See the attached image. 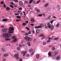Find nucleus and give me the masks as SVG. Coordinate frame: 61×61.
<instances>
[{
	"mask_svg": "<svg viewBox=\"0 0 61 61\" xmlns=\"http://www.w3.org/2000/svg\"><path fill=\"white\" fill-rule=\"evenodd\" d=\"M11 35L10 34H8L6 33H5L3 34V36L4 38H8L11 37Z\"/></svg>",
	"mask_w": 61,
	"mask_h": 61,
	"instance_id": "obj_1",
	"label": "nucleus"
},
{
	"mask_svg": "<svg viewBox=\"0 0 61 61\" xmlns=\"http://www.w3.org/2000/svg\"><path fill=\"white\" fill-rule=\"evenodd\" d=\"M9 33L12 34L14 33L13 31H14V28L13 27H10L9 29Z\"/></svg>",
	"mask_w": 61,
	"mask_h": 61,
	"instance_id": "obj_2",
	"label": "nucleus"
},
{
	"mask_svg": "<svg viewBox=\"0 0 61 61\" xmlns=\"http://www.w3.org/2000/svg\"><path fill=\"white\" fill-rule=\"evenodd\" d=\"M24 39L28 41H31L32 40V38L28 37L27 36L25 37Z\"/></svg>",
	"mask_w": 61,
	"mask_h": 61,
	"instance_id": "obj_3",
	"label": "nucleus"
},
{
	"mask_svg": "<svg viewBox=\"0 0 61 61\" xmlns=\"http://www.w3.org/2000/svg\"><path fill=\"white\" fill-rule=\"evenodd\" d=\"M18 56H19V55L17 54H16L14 55V57L16 58V59L17 60L19 59V57H18Z\"/></svg>",
	"mask_w": 61,
	"mask_h": 61,
	"instance_id": "obj_4",
	"label": "nucleus"
},
{
	"mask_svg": "<svg viewBox=\"0 0 61 61\" xmlns=\"http://www.w3.org/2000/svg\"><path fill=\"white\" fill-rule=\"evenodd\" d=\"M26 51H22L21 52V53L22 54H23V56H25V54H26Z\"/></svg>",
	"mask_w": 61,
	"mask_h": 61,
	"instance_id": "obj_5",
	"label": "nucleus"
},
{
	"mask_svg": "<svg viewBox=\"0 0 61 61\" xmlns=\"http://www.w3.org/2000/svg\"><path fill=\"white\" fill-rule=\"evenodd\" d=\"M40 57V55L39 54H37L36 55V57L37 59H39Z\"/></svg>",
	"mask_w": 61,
	"mask_h": 61,
	"instance_id": "obj_6",
	"label": "nucleus"
},
{
	"mask_svg": "<svg viewBox=\"0 0 61 61\" xmlns=\"http://www.w3.org/2000/svg\"><path fill=\"white\" fill-rule=\"evenodd\" d=\"M47 25L48 26H47V27H48L49 28H51V24H50V23H48L47 24Z\"/></svg>",
	"mask_w": 61,
	"mask_h": 61,
	"instance_id": "obj_7",
	"label": "nucleus"
},
{
	"mask_svg": "<svg viewBox=\"0 0 61 61\" xmlns=\"http://www.w3.org/2000/svg\"><path fill=\"white\" fill-rule=\"evenodd\" d=\"M60 56H58L56 57V59L58 60H59V59H60Z\"/></svg>",
	"mask_w": 61,
	"mask_h": 61,
	"instance_id": "obj_8",
	"label": "nucleus"
},
{
	"mask_svg": "<svg viewBox=\"0 0 61 61\" xmlns=\"http://www.w3.org/2000/svg\"><path fill=\"white\" fill-rule=\"evenodd\" d=\"M40 30L39 29H37L36 30V32L37 34H39V32H40Z\"/></svg>",
	"mask_w": 61,
	"mask_h": 61,
	"instance_id": "obj_9",
	"label": "nucleus"
},
{
	"mask_svg": "<svg viewBox=\"0 0 61 61\" xmlns=\"http://www.w3.org/2000/svg\"><path fill=\"white\" fill-rule=\"evenodd\" d=\"M7 31V29L6 28L4 29H2V31L4 32H6Z\"/></svg>",
	"mask_w": 61,
	"mask_h": 61,
	"instance_id": "obj_10",
	"label": "nucleus"
},
{
	"mask_svg": "<svg viewBox=\"0 0 61 61\" xmlns=\"http://www.w3.org/2000/svg\"><path fill=\"white\" fill-rule=\"evenodd\" d=\"M8 19H2V21L3 22H6L7 21Z\"/></svg>",
	"mask_w": 61,
	"mask_h": 61,
	"instance_id": "obj_11",
	"label": "nucleus"
},
{
	"mask_svg": "<svg viewBox=\"0 0 61 61\" xmlns=\"http://www.w3.org/2000/svg\"><path fill=\"white\" fill-rule=\"evenodd\" d=\"M19 4L20 5H23V3L22 1H20L19 2Z\"/></svg>",
	"mask_w": 61,
	"mask_h": 61,
	"instance_id": "obj_12",
	"label": "nucleus"
},
{
	"mask_svg": "<svg viewBox=\"0 0 61 61\" xmlns=\"http://www.w3.org/2000/svg\"><path fill=\"white\" fill-rule=\"evenodd\" d=\"M1 50L2 52H5V49L4 48H2Z\"/></svg>",
	"mask_w": 61,
	"mask_h": 61,
	"instance_id": "obj_13",
	"label": "nucleus"
},
{
	"mask_svg": "<svg viewBox=\"0 0 61 61\" xmlns=\"http://www.w3.org/2000/svg\"><path fill=\"white\" fill-rule=\"evenodd\" d=\"M41 27H42L40 26H36L35 27V28L36 29L37 28H41Z\"/></svg>",
	"mask_w": 61,
	"mask_h": 61,
	"instance_id": "obj_14",
	"label": "nucleus"
},
{
	"mask_svg": "<svg viewBox=\"0 0 61 61\" xmlns=\"http://www.w3.org/2000/svg\"><path fill=\"white\" fill-rule=\"evenodd\" d=\"M51 55H52V53L50 52H49L48 53V55L49 56H51Z\"/></svg>",
	"mask_w": 61,
	"mask_h": 61,
	"instance_id": "obj_15",
	"label": "nucleus"
},
{
	"mask_svg": "<svg viewBox=\"0 0 61 61\" xmlns=\"http://www.w3.org/2000/svg\"><path fill=\"white\" fill-rule=\"evenodd\" d=\"M8 53L5 54L4 55V57H6V56H8Z\"/></svg>",
	"mask_w": 61,
	"mask_h": 61,
	"instance_id": "obj_16",
	"label": "nucleus"
},
{
	"mask_svg": "<svg viewBox=\"0 0 61 61\" xmlns=\"http://www.w3.org/2000/svg\"><path fill=\"white\" fill-rule=\"evenodd\" d=\"M51 49L53 51H54L55 50V47L52 46V48Z\"/></svg>",
	"mask_w": 61,
	"mask_h": 61,
	"instance_id": "obj_17",
	"label": "nucleus"
},
{
	"mask_svg": "<svg viewBox=\"0 0 61 61\" xmlns=\"http://www.w3.org/2000/svg\"><path fill=\"white\" fill-rule=\"evenodd\" d=\"M27 45L29 46H31V44L29 42H28L27 43Z\"/></svg>",
	"mask_w": 61,
	"mask_h": 61,
	"instance_id": "obj_18",
	"label": "nucleus"
},
{
	"mask_svg": "<svg viewBox=\"0 0 61 61\" xmlns=\"http://www.w3.org/2000/svg\"><path fill=\"white\" fill-rule=\"evenodd\" d=\"M31 21L32 22H35V20L33 18H32L31 19Z\"/></svg>",
	"mask_w": 61,
	"mask_h": 61,
	"instance_id": "obj_19",
	"label": "nucleus"
},
{
	"mask_svg": "<svg viewBox=\"0 0 61 61\" xmlns=\"http://www.w3.org/2000/svg\"><path fill=\"white\" fill-rule=\"evenodd\" d=\"M57 55H58V52H56L55 53L54 55L55 56H57Z\"/></svg>",
	"mask_w": 61,
	"mask_h": 61,
	"instance_id": "obj_20",
	"label": "nucleus"
},
{
	"mask_svg": "<svg viewBox=\"0 0 61 61\" xmlns=\"http://www.w3.org/2000/svg\"><path fill=\"white\" fill-rule=\"evenodd\" d=\"M59 25H60L59 23H58L56 25V27H58L59 26Z\"/></svg>",
	"mask_w": 61,
	"mask_h": 61,
	"instance_id": "obj_21",
	"label": "nucleus"
},
{
	"mask_svg": "<svg viewBox=\"0 0 61 61\" xmlns=\"http://www.w3.org/2000/svg\"><path fill=\"white\" fill-rule=\"evenodd\" d=\"M30 52H33V49H30L29 50Z\"/></svg>",
	"mask_w": 61,
	"mask_h": 61,
	"instance_id": "obj_22",
	"label": "nucleus"
},
{
	"mask_svg": "<svg viewBox=\"0 0 61 61\" xmlns=\"http://www.w3.org/2000/svg\"><path fill=\"white\" fill-rule=\"evenodd\" d=\"M49 4H48V3H47L45 5V7H47V6H48V5Z\"/></svg>",
	"mask_w": 61,
	"mask_h": 61,
	"instance_id": "obj_23",
	"label": "nucleus"
},
{
	"mask_svg": "<svg viewBox=\"0 0 61 61\" xmlns=\"http://www.w3.org/2000/svg\"><path fill=\"white\" fill-rule=\"evenodd\" d=\"M16 17H17V18H21V17L20 16H17Z\"/></svg>",
	"mask_w": 61,
	"mask_h": 61,
	"instance_id": "obj_24",
	"label": "nucleus"
},
{
	"mask_svg": "<svg viewBox=\"0 0 61 61\" xmlns=\"http://www.w3.org/2000/svg\"><path fill=\"white\" fill-rule=\"evenodd\" d=\"M50 41H51V40L49 39L47 41V43H49L50 42Z\"/></svg>",
	"mask_w": 61,
	"mask_h": 61,
	"instance_id": "obj_25",
	"label": "nucleus"
},
{
	"mask_svg": "<svg viewBox=\"0 0 61 61\" xmlns=\"http://www.w3.org/2000/svg\"><path fill=\"white\" fill-rule=\"evenodd\" d=\"M12 39H15V36H13L12 37Z\"/></svg>",
	"mask_w": 61,
	"mask_h": 61,
	"instance_id": "obj_26",
	"label": "nucleus"
},
{
	"mask_svg": "<svg viewBox=\"0 0 61 61\" xmlns=\"http://www.w3.org/2000/svg\"><path fill=\"white\" fill-rule=\"evenodd\" d=\"M51 31H52V30L54 29V27L53 26H52L51 28Z\"/></svg>",
	"mask_w": 61,
	"mask_h": 61,
	"instance_id": "obj_27",
	"label": "nucleus"
},
{
	"mask_svg": "<svg viewBox=\"0 0 61 61\" xmlns=\"http://www.w3.org/2000/svg\"><path fill=\"white\" fill-rule=\"evenodd\" d=\"M40 10L39 9H38L37 10H36V12H37V13H39L40 12Z\"/></svg>",
	"mask_w": 61,
	"mask_h": 61,
	"instance_id": "obj_28",
	"label": "nucleus"
},
{
	"mask_svg": "<svg viewBox=\"0 0 61 61\" xmlns=\"http://www.w3.org/2000/svg\"><path fill=\"white\" fill-rule=\"evenodd\" d=\"M26 29L28 31H30V29L28 27H26Z\"/></svg>",
	"mask_w": 61,
	"mask_h": 61,
	"instance_id": "obj_29",
	"label": "nucleus"
},
{
	"mask_svg": "<svg viewBox=\"0 0 61 61\" xmlns=\"http://www.w3.org/2000/svg\"><path fill=\"white\" fill-rule=\"evenodd\" d=\"M59 38H55L54 39V40H58V39H59Z\"/></svg>",
	"mask_w": 61,
	"mask_h": 61,
	"instance_id": "obj_30",
	"label": "nucleus"
},
{
	"mask_svg": "<svg viewBox=\"0 0 61 61\" xmlns=\"http://www.w3.org/2000/svg\"><path fill=\"white\" fill-rule=\"evenodd\" d=\"M22 24V25H27V24L26 23H23Z\"/></svg>",
	"mask_w": 61,
	"mask_h": 61,
	"instance_id": "obj_31",
	"label": "nucleus"
},
{
	"mask_svg": "<svg viewBox=\"0 0 61 61\" xmlns=\"http://www.w3.org/2000/svg\"><path fill=\"white\" fill-rule=\"evenodd\" d=\"M5 41H9V40H10L8 38H6L5 39Z\"/></svg>",
	"mask_w": 61,
	"mask_h": 61,
	"instance_id": "obj_32",
	"label": "nucleus"
},
{
	"mask_svg": "<svg viewBox=\"0 0 61 61\" xmlns=\"http://www.w3.org/2000/svg\"><path fill=\"white\" fill-rule=\"evenodd\" d=\"M46 44V42H44L43 43V46H45Z\"/></svg>",
	"mask_w": 61,
	"mask_h": 61,
	"instance_id": "obj_33",
	"label": "nucleus"
},
{
	"mask_svg": "<svg viewBox=\"0 0 61 61\" xmlns=\"http://www.w3.org/2000/svg\"><path fill=\"white\" fill-rule=\"evenodd\" d=\"M40 26H41L42 27V26H43V25H44V24H43V23L40 24Z\"/></svg>",
	"mask_w": 61,
	"mask_h": 61,
	"instance_id": "obj_34",
	"label": "nucleus"
},
{
	"mask_svg": "<svg viewBox=\"0 0 61 61\" xmlns=\"http://www.w3.org/2000/svg\"><path fill=\"white\" fill-rule=\"evenodd\" d=\"M24 3H25V4H27V3H28V1H25L24 2Z\"/></svg>",
	"mask_w": 61,
	"mask_h": 61,
	"instance_id": "obj_35",
	"label": "nucleus"
},
{
	"mask_svg": "<svg viewBox=\"0 0 61 61\" xmlns=\"http://www.w3.org/2000/svg\"><path fill=\"white\" fill-rule=\"evenodd\" d=\"M36 39L35 38L33 40V42H36Z\"/></svg>",
	"mask_w": 61,
	"mask_h": 61,
	"instance_id": "obj_36",
	"label": "nucleus"
},
{
	"mask_svg": "<svg viewBox=\"0 0 61 61\" xmlns=\"http://www.w3.org/2000/svg\"><path fill=\"white\" fill-rule=\"evenodd\" d=\"M40 1H41V0H39L38 1H37L36 3V4H38V3L40 2Z\"/></svg>",
	"mask_w": 61,
	"mask_h": 61,
	"instance_id": "obj_37",
	"label": "nucleus"
},
{
	"mask_svg": "<svg viewBox=\"0 0 61 61\" xmlns=\"http://www.w3.org/2000/svg\"><path fill=\"white\" fill-rule=\"evenodd\" d=\"M31 6V5L30 4H29L28 5V7H30Z\"/></svg>",
	"mask_w": 61,
	"mask_h": 61,
	"instance_id": "obj_38",
	"label": "nucleus"
},
{
	"mask_svg": "<svg viewBox=\"0 0 61 61\" xmlns=\"http://www.w3.org/2000/svg\"><path fill=\"white\" fill-rule=\"evenodd\" d=\"M6 9L8 10H10V8L8 7H6Z\"/></svg>",
	"mask_w": 61,
	"mask_h": 61,
	"instance_id": "obj_39",
	"label": "nucleus"
},
{
	"mask_svg": "<svg viewBox=\"0 0 61 61\" xmlns=\"http://www.w3.org/2000/svg\"><path fill=\"white\" fill-rule=\"evenodd\" d=\"M13 1H14L16 3H17L18 2V0H13Z\"/></svg>",
	"mask_w": 61,
	"mask_h": 61,
	"instance_id": "obj_40",
	"label": "nucleus"
},
{
	"mask_svg": "<svg viewBox=\"0 0 61 61\" xmlns=\"http://www.w3.org/2000/svg\"><path fill=\"white\" fill-rule=\"evenodd\" d=\"M38 16L41 17L42 16V14H39L38 15Z\"/></svg>",
	"mask_w": 61,
	"mask_h": 61,
	"instance_id": "obj_41",
	"label": "nucleus"
},
{
	"mask_svg": "<svg viewBox=\"0 0 61 61\" xmlns=\"http://www.w3.org/2000/svg\"><path fill=\"white\" fill-rule=\"evenodd\" d=\"M17 49L18 50H20V48L19 47H17Z\"/></svg>",
	"mask_w": 61,
	"mask_h": 61,
	"instance_id": "obj_42",
	"label": "nucleus"
},
{
	"mask_svg": "<svg viewBox=\"0 0 61 61\" xmlns=\"http://www.w3.org/2000/svg\"><path fill=\"white\" fill-rule=\"evenodd\" d=\"M33 0H31L29 3V4H31L33 2Z\"/></svg>",
	"mask_w": 61,
	"mask_h": 61,
	"instance_id": "obj_43",
	"label": "nucleus"
},
{
	"mask_svg": "<svg viewBox=\"0 0 61 61\" xmlns=\"http://www.w3.org/2000/svg\"><path fill=\"white\" fill-rule=\"evenodd\" d=\"M10 6L11 8H14V6L13 5H10Z\"/></svg>",
	"mask_w": 61,
	"mask_h": 61,
	"instance_id": "obj_44",
	"label": "nucleus"
},
{
	"mask_svg": "<svg viewBox=\"0 0 61 61\" xmlns=\"http://www.w3.org/2000/svg\"><path fill=\"white\" fill-rule=\"evenodd\" d=\"M17 40L16 39H14L13 40V42H16V41Z\"/></svg>",
	"mask_w": 61,
	"mask_h": 61,
	"instance_id": "obj_45",
	"label": "nucleus"
},
{
	"mask_svg": "<svg viewBox=\"0 0 61 61\" xmlns=\"http://www.w3.org/2000/svg\"><path fill=\"white\" fill-rule=\"evenodd\" d=\"M28 34H29V35H30V34H31V32L30 31H29L28 32Z\"/></svg>",
	"mask_w": 61,
	"mask_h": 61,
	"instance_id": "obj_46",
	"label": "nucleus"
},
{
	"mask_svg": "<svg viewBox=\"0 0 61 61\" xmlns=\"http://www.w3.org/2000/svg\"><path fill=\"white\" fill-rule=\"evenodd\" d=\"M26 57H28V56H29V54H27L26 55Z\"/></svg>",
	"mask_w": 61,
	"mask_h": 61,
	"instance_id": "obj_47",
	"label": "nucleus"
},
{
	"mask_svg": "<svg viewBox=\"0 0 61 61\" xmlns=\"http://www.w3.org/2000/svg\"><path fill=\"white\" fill-rule=\"evenodd\" d=\"M51 18V16H49L48 17V19H50Z\"/></svg>",
	"mask_w": 61,
	"mask_h": 61,
	"instance_id": "obj_48",
	"label": "nucleus"
},
{
	"mask_svg": "<svg viewBox=\"0 0 61 61\" xmlns=\"http://www.w3.org/2000/svg\"><path fill=\"white\" fill-rule=\"evenodd\" d=\"M19 46L20 47H22V45L21 44H20L19 45Z\"/></svg>",
	"mask_w": 61,
	"mask_h": 61,
	"instance_id": "obj_49",
	"label": "nucleus"
},
{
	"mask_svg": "<svg viewBox=\"0 0 61 61\" xmlns=\"http://www.w3.org/2000/svg\"><path fill=\"white\" fill-rule=\"evenodd\" d=\"M25 36H27L28 35V33H25Z\"/></svg>",
	"mask_w": 61,
	"mask_h": 61,
	"instance_id": "obj_50",
	"label": "nucleus"
},
{
	"mask_svg": "<svg viewBox=\"0 0 61 61\" xmlns=\"http://www.w3.org/2000/svg\"><path fill=\"white\" fill-rule=\"evenodd\" d=\"M11 5H15V4H14L13 2H11Z\"/></svg>",
	"mask_w": 61,
	"mask_h": 61,
	"instance_id": "obj_51",
	"label": "nucleus"
},
{
	"mask_svg": "<svg viewBox=\"0 0 61 61\" xmlns=\"http://www.w3.org/2000/svg\"><path fill=\"white\" fill-rule=\"evenodd\" d=\"M44 36V35L43 34H41L40 35V36L41 37H42V36Z\"/></svg>",
	"mask_w": 61,
	"mask_h": 61,
	"instance_id": "obj_52",
	"label": "nucleus"
},
{
	"mask_svg": "<svg viewBox=\"0 0 61 61\" xmlns=\"http://www.w3.org/2000/svg\"><path fill=\"white\" fill-rule=\"evenodd\" d=\"M19 9L20 10H22V8H19Z\"/></svg>",
	"mask_w": 61,
	"mask_h": 61,
	"instance_id": "obj_53",
	"label": "nucleus"
},
{
	"mask_svg": "<svg viewBox=\"0 0 61 61\" xmlns=\"http://www.w3.org/2000/svg\"><path fill=\"white\" fill-rule=\"evenodd\" d=\"M61 8H60V7L58 8V11H60V10L61 9Z\"/></svg>",
	"mask_w": 61,
	"mask_h": 61,
	"instance_id": "obj_54",
	"label": "nucleus"
},
{
	"mask_svg": "<svg viewBox=\"0 0 61 61\" xmlns=\"http://www.w3.org/2000/svg\"><path fill=\"white\" fill-rule=\"evenodd\" d=\"M4 3V2L3 1H2L1 2H0V4H3Z\"/></svg>",
	"mask_w": 61,
	"mask_h": 61,
	"instance_id": "obj_55",
	"label": "nucleus"
},
{
	"mask_svg": "<svg viewBox=\"0 0 61 61\" xmlns=\"http://www.w3.org/2000/svg\"><path fill=\"white\" fill-rule=\"evenodd\" d=\"M53 20H52L50 21V23H51V24H52L53 23Z\"/></svg>",
	"mask_w": 61,
	"mask_h": 61,
	"instance_id": "obj_56",
	"label": "nucleus"
},
{
	"mask_svg": "<svg viewBox=\"0 0 61 61\" xmlns=\"http://www.w3.org/2000/svg\"><path fill=\"white\" fill-rule=\"evenodd\" d=\"M25 23L27 24H28V21H25Z\"/></svg>",
	"mask_w": 61,
	"mask_h": 61,
	"instance_id": "obj_57",
	"label": "nucleus"
},
{
	"mask_svg": "<svg viewBox=\"0 0 61 61\" xmlns=\"http://www.w3.org/2000/svg\"><path fill=\"white\" fill-rule=\"evenodd\" d=\"M19 15V14L17 13H16L15 14V15Z\"/></svg>",
	"mask_w": 61,
	"mask_h": 61,
	"instance_id": "obj_58",
	"label": "nucleus"
},
{
	"mask_svg": "<svg viewBox=\"0 0 61 61\" xmlns=\"http://www.w3.org/2000/svg\"><path fill=\"white\" fill-rule=\"evenodd\" d=\"M4 6L5 8V7H6V6H5V4L4 5Z\"/></svg>",
	"mask_w": 61,
	"mask_h": 61,
	"instance_id": "obj_59",
	"label": "nucleus"
},
{
	"mask_svg": "<svg viewBox=\"0 0 61 61\" xmlns=\"http://www.w3.org/2000/svg\"><path fill=\"white\" fill-rule=\"evenodd\" d=\"M16 21H17V22H19V21H20V20H16Z\"/></svg>",
	"mask_w": 61,
	"mask_h": 61,
	"instance_id": "obj_60",
	"label": "nucleus"
},
{
	"mask_svg": "<svg viewBox=\"0 0 61 61\" xmlns=\"http://www.w3.org/2000/svg\"><path fill=\"white\" fill-rule=\"evenodd\" d=\"M19 61H23L22 60V59H20Z\"/></svg>",
	"mask_w": 61,
	"mask_h": 61,
	"instance_id": "obj_61",
	"label": "nucleus"
},
{
	"mask_svg": "<svg viewBox=\"0 0 61 61\" xmlns=\"http://www.w3.org/2000/svg\"><path fill=\"white\" fill-rule=\"evenodd\" d=\"M1 28H4V26L2 25L1 26Z\"/></svg>",
	"mask_w": 61,
	"mask_h": 61,
	"instance_id": "obj_62",
	"label": "nucleus"
},
{
	"mask_svg": "<svg viewBox=\"0 0 61 61\" xmlns=\"http://www.w3.org/2000/svg\"><path fill=\"white\" fill-rule=\"evenodd\" d=\"M30 25L33 26H34V24H30Z\"/></svg>",
	"mask_w": 61,
	"mask_h": 61,
	"instance_id": "obj_63",
	"label": "nucleus"
},
{
	"mask_svg": "<svg viewBox=\"0 0 61 61\" xmlns=\"http://www.w3.org/2000/svg\"><path fill=\"white\" fill-rule=\"evenodd\" d=\"M33 4H36V2L35 1L33 2Z\"/></svg>",
	"mask_w": 61,
	"mask_h": 61,
	"instance_id": "obj_64",
	"label": "nucleus"
}]
</instances>
